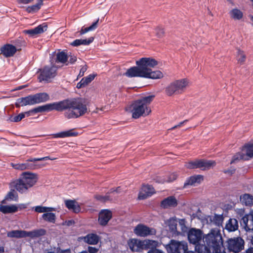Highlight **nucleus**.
Masks as SVG:
<instances>
[{
  "mask_svg": "<svg viewBox=\"0 0 253 253\" xmlns=\"http://www.w3.org/2000/svg\"><path fill=\"white\" fill-rule=\"evenodd\" d=\"M43 0H37V3L28 6L26 8V11L28 13H35L38 12L43 5Z\"/></svg>",
  "mask_w": 253,
  "mask_h": 253,
  "instance_id": "nucleus-29",
  "label": "nucleus"
},
{
  "mask_svg": "<svg viewBox=\"0 0 253 253\" xmlns=\"http://www.w3.org/2000/svg\"><path fill=\"white\" fill-rule=\"evenodd\" d=\"M204 180V177L202 175H193L188 178L184 184L185 188L188 185L196 186L200 184Z\"/></svg>",
  "mask_w": 253,
  "mask_h": 253,
  "instance_id": "nucleus-17",
  "label": "nucleus"
},
{
  "mask_svg": "<svg viewBox=\"0 0 253 253\" xmlns=\"http://www.w3.org/2000/svg\"><path fill=\"white\" fill-rule=\"evenodd\" d=\"M253 157V145H247L243 148L241 153L237 154L234 157V159L231 162V163H234L236 160H247Z\"/></svg>",
  "mask_w": 253,
  "mask_h": 253,
  "instance_id": "nucleus-13",
  "label": "nucleus"
},
{
  "mask_svg": "<svg viewBox=\"0 0 253 253\" xmlns=\"http://www.w3.org/2000/svg\"><path fill=\"white\" fill-rule=\"evenodd\" d=\"M49 96L46 93H40L34 95H31L25 97H22L17 99L15 105L17 107L27 105H33L36 104L45 102L48 100Z\"/></svg>",
  "mask_w": 253,
  "mask_h": 253,
  "instance_id": "nucleus-6",
  "label": "nucleus"
},
{
  "mask_svg": "<svg viewBox=\"0 0 253 253\" xmlns=\"http://www.w3.org/2000/svg\"><path fill=\"white\" fill-rule=\"evenodd\" d=\"M237 59L240 64H243L246 60V55L243 51L238 50L237 53Z\"/></svg>",
  "mask_w": 253,
  "mask_h": 253,
  "instance_id": "nucleus-42",
  "label": "nucleus"
},
{
  "mask_svg": "<svg viewBox=\"0 0 253 253\" xmlns=\"http://www.w3.org/2000/svg\"><path fill=\"white\" fill-rule=\"evenodd\" d=\"M99 237L95 234H88L84 238V242L90 245H96L99 241Z\"/></svg>",
  "mask_w": 253,
  "mask_h": 253,
  "instance_id": "nucleus-25",
  "label": "nucleus"
},
{
  "mask_svg": "<svg viewBox=\"0 0 253 253\" xmlns=\"http://www.w3.org/2000/svg\"><path fill=\"white\" fill-rule=\"evenodd\" d=\"M55 159H56V158H50L48 156L44 157H42V158H39L29 159L26 161V169L34 170V169H36L39 168V167L38 166V165H37L36 164L30 163V162H36V161H40L46 160H54Z\"/></svg>",
  "mask_w": 253,
  "mask_h": 253,
  "instance_id": "nucleus-19",
  "label": "nucleus"
},
{
  "mask_svg": "<svg viewBox=\"0 0 253 253\" xmlns=\"http://www.w3.org/2000/svg\"><path fill=\"white\" fill-rule=\"evenodd\" d=\"M134 234L137 236L147 237L149 235H155V229L150 228L143 224H139L133 229Z\"/></svg>",
  "mask_w": 253,
  "mask_h": 253,
  "instance_id": "nucleus-11",
  "label": "nucleus"
},
{
  "mask_svg": "<svg viewBox=\"0 0 253 253\" xmlns=\"http://www.w3.org/2000/svg\"><path fill=\"white\" fill-rule=\"evenodd\" d=\"M246 253H253V249H249L247 251Z\"/></svg>",
  "mask_w": 253,
  "mask_h": 253,
  "instance_id": "nucleus-64",
  "label": "nucleus"
},
{
  "mask_svg": "<svg viewBox=\"0 0 253 253\" xmlns=\"http://www.w3.org/2000/svg\"><path fill=\"white\" fill-rule=\"evenodd\" d=\"M98 21H99V19H98L96 22H94L90 26H89L88 27L84 28H82L80 32V34L83 35L89 31H93V30H95L97 27V23L98 22Z\"/></svg>",
  "mask_w": 253,
  "mask_h": 253,
  "instance_id": "nucleus-40",
  "label": "nucleus"
},
{
  "mask_svg": "<svg viewBox=\"0 0 253 253\" xmlns=\"http://www.w3.org/2000/svg\"><path fill=\"white\" fill-rule=\"evenodd\" d=\"M199 168L202 170L209 169L215 165V163L213 161H207L199 160Z\"/></svg>",
  "mask_w": 253,
  "mask_h": 253,
  "instance_id": "nucleus-28",
  "label": "nucleus"
},
{
  "mask_svg": "<svg viewBox=\"0 0 253 253\" xmlns=\"http://www.w3.org/2000/svg\"><path fill=\"white\" fill-rule=\"evenodd\" d=\"M50 212H46L42 215V218L46 221L54 223L56 219L55 213Z\"/></svg>",
  "mask_w": 253,
  "mask_h": 253,
  "instance_id": "nucleus-35",
  "label": "nucleus"
},
{
  "mask_svg": "<svg viewBox=\"0 0 253 253\" xmlns=\"http://www.w3.org/2000/svg\"><path fill=\"white\" fill-rule=\"evenodd\" d=\"M130 249L133 252H138L143 250L142 241L137 239H131L128 241Z\"/></svg>",
  "mask_w": 253,
  "mask_h": 253,
  "instance_id": "nucleus-20",
  "label": "nucleus"
},
{
  "mask_svg": "<svg viewBox=\"0 0 253 253\" xmlns=\"http://www.w3.org/2000/svg\"><path fill=\"white\" fill-rule=\"evenodd\" d=\"M154 95H149L135 100L126 107V111L131 114L132 118L138 119L149 115L151 110L149 105L154 99Z\"/></svg>",
  "mask_w": 253,
  "mask_h": 253,
  "instance_id": "nucleus-3",
  "label": "nucleus"
},
{
  "mask_svg": "<svg viewBox=\"0 0 253 253\" xmlns=\"http://www.w3.org/2000/svg\"><path fill=\"white\" fill-rule=\"evenodd\" d=\"M227 242L229 251L235 253L240 252L244 248V241L241 238H231Z\"/></svg>",
  "mask_w": 253,
  "mask_h": 253,
  "instance_id": "nucleus-10",
  "label": "nucleus"
},
{
  "mask_svg": "<svg viewBox=\"0 0 253 253\" xmlns=\"http://www.w3.org/2000/svg\"><path fill=\"white\" fill-rule=\"evenodd\" d=\"M234 171H235V169H232L231 171H230V170L225 171V173H232L234 172Z\"/></svg>",
  "mask_w": 253,
  "mask_h": 253,
  "instance_id": "nucleus-63",
  "label": "nucleus"
},
{
  "mask_svg": "<svg viewBox=\"0 0 253 253\" xmlns=\"http://www.w3.org/2000/svg\"><path fill=\"white\" fill-rule=\"evenodd\" d=\"M213 221L217 226L221 225L223 222V218L221 215H215L213 218Z\"/></svg>",
  "mask_w": 253,
  "mask_h": 253,
  "instance_id": "nucleus-48",
  "label": "nucleus"
},
{
  "mask_svg": "<svg viewBox=\"0 0 253 253\" xmlns=\"http://www.w3.org/2000/svg\"><path fill=\"white\" fill-rule=\"evenodd\" d=\"M112 217V213L109 210H102L99 213L98 222L101 225H105Z\"/></svg>",
  "mask_w": 253,
  "mask_h": 253,
  "instance_id": "nucleus-16",
  "label": "nucleus"
},
{
  "mask_svg": "<svg viewBox=\"0 0 253 253\" xmlns=\"http://www.w3.org/2000/svg\"><path fill=\"white\" fill-rule=\"evenodd\" d=\"M136 66L129 68L125 75L129 78L140 77L159 79L163 77V73L159 70L152 71V68L158 65V62L152 58H141L136 61Z\"/></svg>",
  "mask_w": 253,
  "mask_h": 253,
  "instance_id": "nucleus-1",
  "label": "nucleus"
},
{
  "mask_svg": "<svg viewBox=\"0 0 253 253\" xmlns=\"http://www.w3.org/2000/svg\"><path fill=\"white\" fill-rule=\"evenodd\" d=\"M177 177V174L176 172H173L169 174L167 178L164 177H159L157 181L159 183L170 182L175 180Z\"/></svg>",
  "mask_w": 253,
  "mask_h": 253,
  "instance_id": "nucleus-34",
  "label": "nucleus"
},
{
  "mask_svg": "<svg viewBox=\"0 0 253 253\" xmlns=\"http://www.w3.org/2000/svg\"><path fill=\"white\" fill-rule=\"evenodd\" d=\"M35 211L39 213H46V212H50L55 211V208L52 207H43L41 206H38L34 207Z\"/></svg>",
  "mask_w": 253,
  "mask_h": 253,
  "instance_id": "nucleus-38",
  "label": "nucleus"
},
{
  "mask_svg": "<svg viewBox=\"0 0 253 253\" xmlns=\"http://www.w3.org/2000/svg\"><path fill=\"white\" fill-rule=\"evenodd\" d=\"M45 233L44 230H36L32 231H26L24 230H12L7 233V235L8 237L21 238L29 237L30 238L37 237Z\"/></svg>",
  "mask_w": 253,
  "mask_h": 253,
  "instance_id": "nucleus-8",
  "label": "nucleus"
},
{
  "mask_svg": "<svg viewBox=\"0 0 253 253\" xmlns=\"http://www.w3.org/2000/svg\"><path fill=\"white\" fill-rule=\"evenodd\" d=\"M185 220L184 219H181L179 220V224L181 226L182 228L185 226Z\"/></svg>",
  "mask_w": 253,
  "mask_h": 253,
  "instance_id": "nucleus-60",
  "label": "nucleus"
},
{
  "mask_svg": "<svg viewBox=\"0 0 253 253\" xmlns=\"http://www.w3.org/2000/svg\"><path fill=\"white\" fill-rule=\"evenodd\" d=\"M68 60V55L64 52H59L57 54L56 61L58 62L64 63Z\"/></svg>",
  "mask_w": 253,
  "mask_h": 253,
  "instance_id": "nucleus-41",
  "label": "nucleus"
},
{
  "mask_svg": "<svg viewBox=\"0 0 253 253\" xmlns=\"http://www.w3.org/2000/svg\"><path fill=\"white\" fill-rule=\"evenodd\" d=\"M68 59H69L68 63H70V64L74 63L77 60L76 57L74 55H72V54L69 55L68 56Z\"/></svg>",
  "mask_w": 253,
  "mask_h": 253,
  "instance_id": "nucleus-50",
  "label": "nucleus"
},
{
  "mask_svg": "<svg viewBox=\"0 0 253 253\" xmlns=\"http://www.w3.org/2000/svg\"><path fill=\"white\" fill-rule=\"evenodd\" d=\"M18 200V195L17 192L14 190H11L9 191L5 197V199L1 202L2 204L5 203V200L9 201H16Z\"/></svg>",
  "mask_w": 253,
  "mask_h": 253,
  "instance_id": "nucleus-37",
  "label": "nucleus"
},
{
  "mask_svg": "<svg viewBox=\"0 0 253 253\" xmlns=\"http://www.w3.org/2000/svg\"><path fill=\"white\" fill-rule=\"evenodd\" d=\"M238 223L236 219H230L226 224L225 228L229 231H234L238 229Z\"/></svg>",
  "mask_w": 253,
  "mask_h": 253,
  "instance_id": "nucleus-32",
  "label": "nucleus"
},
{
  "mask_svg": "<svg viewBox=\"0 0 253 253\" xmlns=\"http://www.w3.org/2000/svg\"><path fill=\"white\" fill-rule=\"evenodd\" d=\"M155 34L157 37L159 38H163L165 35V30L164 28L161 26H158L155 29Z\"/></svg>",
  "mask_w": 253,
  "mask_h": 253,
  "instance_id": "nucleus-43",
  "label": "nucleus"
},
{
  "mask_svg": "<svg viewBox=\"0 0 253 253\" xmlns=\"http://www.w3.org/2000/svg\"><path fill=\"white\" fill-rule=\"evenodd\" d=\"M19 4H28L33 2L34 0H16Z\"/></svg>",
  "mask_w": 253,
  "mask_h": 253,
  "instance_id": "nucleus-55",
  "label": "nucleus"
},
{
  "mask_svg": "<svg viewBox=\"0 0 253 253\" xmlns=\"http://www.w3.org/2000/svg\"><path fill=\"white\" fill-rule=\"evenodd\" d=\"M98 251V249L93 247H88V252L89 253H96Z\"/></svg>",
  "mask_w": 253,
  "mask_h": 253,
  "instance_id": "nucleus-56",
  "label": "nucleus"
},
{
  "mask_svg": "<svg viewBox=\"0 0 253 253\" xmlns=\"http://www.w3.org/2000/svg\"><path fill=\"white\" fill-rule=\"evenodd\" d=\"M177 221L175 217H172L168 220L166 222L169 229L172 233L175 234L177 232Z\"/></svg>",
  "mask_w": 253,
  "mask_h": 253,
  "instance_id": "nucleus-30",
  "label": "nucleus"
},
{
  "mask_svg": "<svg viewBox=\"0 0 253 253\" xmlns=\"http://www.w3.org/2000/svg\"><path fill=\"white\" fill-rule=\"evenodd\" d=\"M155 193L154 188L150 185H144L142 186L139 195L138 199L143 200L152 196Z\"/></svg>",
  "mask_w": 253,
  "mask_h": 253,
  "instance_id": "nucleus-18",
  "label": "nucleus"
},
{
  "mask_svg": "<svg viewBox=\"0 0 253 253\" xmlns=\"http://www.w3.org/2000/svg\"><path fill=\"white\" fill-rule=\"evenodd\" d=\"M71 100H65L62 101L49 103L50 111L55 110L62 111L64 110H69Z\"/></svg>",
  "mask_w": 253,
  "mask_h": 253,
  "instance_id": "nucleus-15",
  "label": "nucleus"
},
{
  "mask_svg": "<svg viewBox=\"0 0 253 253\" xmlns=\"http://www.w3.org/2000/svg\"><path fill=\"white\" fill-rule=\"evenodd\" d=\"M47 25L45 23L42 24L41 25H39L38 27L35 28V31L37 35L42 34L44 32L46 31L47 30Z\"/></svg>",
  "mask_w": 253,
  "mask_h": 253,
  "instance_id": "nucleus-47",
  "label": "nucleus"
},
{
  "mask_svg": "<svg viewBox=\"0 0 253 253\" xmlns=\"http://www.w3.org/2000/svg\"><path fill=\"white\" fill-rule=\"evenodd\" d=\"M78 132L75 131L74 129L60 132L53 135L54 138H64L70 136H75L78 135Z\"/></svg>",
  "mask_w": 253,
  "mask_h": 253,
  "instance_id": "nucleus-24",
  "label": "nucleus"
},
{
  "mask_svg": "<svg viewBox=\"0 0 253 253\" xmlns=\"http://www.w3.org/2000/svg\"><path fill=\"white\" fill-rule=\"evenodd\" d=\"M229 15L231 19L236 20H242L244 17V13L237 8H234L229 11Z\"/></svg>",
  "mask_w": 253,
  "mask_h": 253,
  "instance_id": "nucleus-23",
  "label": "nucleus"
},
{
  "mask_svg": "<svg viewBox=\"0 0 253 253\" xmlns=\"http://www.w3.org/2000/svg\"><path fill=\"white\" fill-rule=\"evenodd\" d=\"M94 40L93 37H90L88 39H77L71 43L73 46H77L80 45H88Z\"/></svg>",
  "mask_w": 253,
  "mask_h": 253,
  "instance_id": "nucleus-31",
  "label": "nucleus"
},
{
  "mask_svg": "<svg viewBox=\"0 0 253 253\" xmlns=\"http://www.w3.org/2000/svg\"><path fill=\"white\" fill-rule=\"evenodd\" d=\"M177 200L173 196L169 197L161 202V206L165 209L174 207L177 205Z\"/></svg>",
  "mask_w": 253,
  "mask_h": 253,
  "instance_id": "nucleus-21",
  "label": "nucleus"
},
{
  "mask_svg": "<svg viewBox=\"0 0 253 253\" xmlns=\"http://www.w3.org/2000/svg\"><path fill=\"white\" fill-rule=\"evenodd\" d=\"M11 166L13 168H14L15 169L20 170H23L26 169V162L24 163H17V164L11 163Z\"/></svg>",
  "mask_w": 253,
  "mask_h": 253,
  "instance_id": "nucleus-46",
  "label": "nucleus"
},
{
  "mask_svg": "<svg viewBox=\"0 0 253 253\" xmlns=\"http://www.w3.org/2000/svg\"><path fill=\"white\" fill-rule=\"evenodd\" d=\"M18 211V207L14 205H0V211L3 213H12Z\"/></svg>",
  "mask_w": 253,
  "mask_h": 253,
  "instance_id": "nucleus-27",
  "label": "nucleus"
},
{
  "mask_svg": "<svg viewBox=\"0 0 253 253\" xmlns=\"http://www.w3.org/2000/svg\"><path fill=\"white\" fill-rule=\"evenodd\" d=\"M85 86H86L84 85V83H83V81L82 80L77 84V87L78 88H81L84 87Z\"/></svg>",
  "mask_w": 253,
  "mask_h": 253,
  "instance_id": "nucleus-59",
  "label": "nucleus"
},
{
  "mask_svg": "<svg viewBox=\"0 0 253 253\" xmlns=\"http://www.w3.org/2000/svg\"><path fill=\"white\" fill-rule=\"evenodd\" d=\"M165 248L168 253H183L188 250V245L184 241L171 240L165 246Z\"/></svg>",
  "mask_w": 253,
  "mask_h": 253,
  "instance_id": "nucleus-9",
  "label": "nucleus"
},
{
  "mask_svg": "<svg viewBox=\"0 0 253 253\" xmlns=\"http://www.w3.org/2000/svg\"><path fill=\"white\" fill-rule=\"evenodd\" d=\"M199 160H195L194 161L189 162L186 164L185 167L188 169H197L199 168Z\"/></svg>",
  "mask_w": 253,
  "mask_h": 253,
  "instance_id": "nucleus-45",
  "label": "nucleus"
},
{
  "mask_svg": "<svg viewBox=\"0 0 253 253\" xmlns=\"http://www.w3.org/2000/svg\"><path fill=\"white\" fill-rule=\"evenodd\" d=\"M75 223V221L74 220L71 219L64 221L62 224V225L70 226L72 225H74Z\"/></svg>",
  "mask_w": 253,
  "mask_h": 253,
  "instance_id": "nucleus-52",
  "label": "nucleus"
},
{
  "mask_svg": "<svg viewBox=\"0 0 253 253\" xmlns=\"http://www.w3.org/2000/svg\"><path fill=\"white\" fill-rule=\"evenodd\" d=\"M50 111V108L49 104H46L44 105L38 106L32 109V111L34 112V114L39 112H48Z\"/></svg>",
  "mask_w": 253,
  "mask_h": 253,
  "instance_id": "nucleus-39",
  "label": "nucleus"
},
{
  "mask_svg": "<svg viewBox=\"0 0 253 253\" xmlns=\"http://www.w3.org/2000/svg\"><path fill=\"white\" fill-rule=\"evenodd\" d=\"M24 114H23V113H21L18 115L17 116H16L12 118V121L14 122H18L21 121L22 119L24 118Z\"/></svg>",
  "mask_w": 253,
  "mask_h": 253,
  "instance_id": "nucleus-49",
  "label": "nucleus"
},
{
  "mask_svg": "<svg viewBox=\"0 0 253 253\" xmlns=\"http://www.w3.org/2000/svg\"><path fill=\"white\" fill-rule=\"evenodd\" d=\"M96 198L98 200H100L101 201H103V202H105L106 200H108L109 199V197L108 196H107V197H103V196H96Z\"/></svg>",
  "mask_w": 253,
  "mask_h": 253,
  "instance_id": "nucleus-57",
  "label": "nucleus"
},
{
  "mask_svg": "<svg viewBox=\"0 0 253 253\" xmlns=\"http://www.w3.org/2000/svg\"><path fill=\"white\" fill-rule=\"evenodd\" d=\"M38 180V175L37 173L25 172L19 179L13 181L11 185L19 192L23 193L33 187Z\"/></svg>",
  "mask_w": 253,
  "mask_h": 253,
  "instance_id": "nucleus-5",
  "label": "nucleus"
},
{
  "mask_svg": "<svg viewBox=\"0 0 253 253\" xmlns=\"http://www.w3.org/2000/svg\"><path fill=\"white\" fill-rule=\"evenodd\" d=\"M187 121V120H185L183 122H181L180 123H179L178 124V125H176V126H173V127L171 128V129H173L177 127H180L181 126H182L185 123H186Z\"/></svg>",
  "mask_w": 253,
  "mask_h": 253,
  "instance_id": "nucleus-62",
  "label": "nucleus"
},
{
  "mask_svg": "<svg viewBox=\"0 0 253 253\" xmlns=\"http://www.w3.org/2000/svg\"><path fill=\"white\" fill-rule=\"evenodd\" d=\"M142 246L143 249H148L149 248L156 247L158 246V242L151 240H145L142 241Z\"/></svg>",
  "mask_w": 253,
  "mask_h": 253,
  "instance_id": "nucleus-36",
  "label": "nucleus"
},
{
  "mask_svg": "<svg viewBox=\"0 0 253 253\" xmlns=\"http://www.w3.org/2000/svg\"><path fill=\"white\" fill-rule=\"evenodd\" d=\"M222 248H218L217 250H212V253H226L224 250H221Z\"/></svg>",
  "mask_w": 253,
  "mask_h": 253,
  "instance_id": "nucleus-58",
  "label": "nucleus"
},
{
  "mask_svg": "<svg viewBox=\"0 0 253 253\" xmlns=\"http://www.w3.org/2000/svg\"><path fill=\"white\" fill-rule=\"evenodd\" d=\"M41 73L39 77V80L40 82L45 81L49 82L50 79L53 78L56 76V69L54 67H44L40 70Z\"/></svg>",
  "mask_w": 253,
  "mask_h": 253,
  "instance_id": "nucleus-12",
  "label": "nucleus"
},
{
  "mask_svg": "<svg viewBox=\"0 0 253 253\" xmlns=\"http://www.w3.org/2000/svg\"><path fill=\"white\" fill-rule=\"evenodd\" d=\"M240 201L246 206H252L253 205V196L248 194H245L241 196Z\"/></svg>",
  "mask_w": 253,
  "mask_h": 253,
  "instance_id": "nucleus-33",
  "label": "nucleus"
},
{
  "mask_svg": "<svg viewBox=\"0 0 253 253\" xmlns=\"http://www.w3.org/2000/svg\"><path fill=\"white\" fill-rule=\"evenodd\" d=\"M88 103L84 99L71 100L70 109L65 113V116L67 119L78 118L88 111Z\"/></svg>",
  "mask_w": 253,
  "mask_h": 253,
  "instance_id": "nucleus-4",
  "label": "nucleus"
},
{
  "mask_svg": "<svg viewBox=\"0 0 253 253\" xmlns=\"http://www.w3.org/2000/svg\"><path fill=\"white\" fill-rule=\"evenodd\" d=\"M35 30V28H34L30 30H25L24 32L26 34L30 35L32 37H34L37 35L36 31Z\"/></svg>",
  "mask_w": 253,
  "mask_h": 253,
  "instance_id": "nucleus-51",
  "label": "nucleus"
},
{
  "mask_svg": "<svg viewBox=\"0 0 253 253\" xmlns=\"http://www.w3.org/2000/svg\"><path fill=\"white\" fill-rule=\"evenodd\" d=\"M47 253H55L50 252H48ZM56 253H71V251L70 249L62 250L59 249L57 250V252Z\"/></svg>",
  "mask_w": 253,
  "mask_h": 253,
  "instance_id": "nucleus-54",
  "label": "nucleus"
},
{
  "mask_svg": "<svg viewBox=\"0 0 253 253\" xmlns=\"http://www.w3.org/2000/svg\"><path fill=\"white\" fill-rule=\"evenodd\" d=\"M189 85L187 79H181L171 82L166 88V93L168 96L182 94Z\"/></svg>",
  "mask_w": 253,
  "mask_h": 253,
  "instance_id": "nucleus-7",
  "label": "nucleus"
},
{
  "mask_svg": "<svg viewBox=\"0 0 253 253\" xmlns=\"http://www.w3.org/2000/svg\"><path fill=\"white\" fill-rule=\"evenodd\" d=\"M96 74H90L86 77L83 78L82 80L83 81L84 85L86 86L90 83L96 77Z\"/></svg>",
  "mask_w": 253,
  "mask_h": 253,
  "instance_id": "nucleus-44",
  "label": "nucleus"
},
{
  "mask_svg": "<svg viewBox=\"0 0 253 253\" xmlns=\"http://www.w3.org/2000/svg\"><path fill=\"white\" fill-rule=\"evenodd\" d=\"M23 113V114H24V117H25L26 116L28 117L34 114V112L32 111V109L29 111L24 112Z\"/></svg>",
  "mask_w": 253,
  "mask_h": 253,
  "instance_id": "nucleus-61",
  "label": "nucleus"
},
{
  "mask_svg": "<svg viewBox=\"0 0 253 253\" xmlns=\"http://www.w3.org/2000/svg\"><path fill=\"white\" fill-rule=\"evenodd\" d=\"M1 53L5 57H10L16 52V48L12 45L6 44L1 48Z\"/></svg>",
  "mask_w": 253,
  "mask_h": 253,
  "instance_id": "nucleus-22",
  "label": "nucleus"
},
{
  "mask_svg": "<svg viewBox=\"0 0 253 253\" xmlns=\"http://www.w3.org/2000/svg\"><path fill=\"white\" fill-rule=\"evenodd\" d=\"M87 70L86 65L83 66L81 69H80V71L79 74L80 77H82L84 75V73L86 72Z\"/></svg>",
  "mask_w": 253,
  "mask_h": 253,
  "instance_id": "nucleus-53",
  "label": "nucleus"
},
{
  "mask_svg": "<svg viewBox=\"0 0 253 253\" xmlns=\"http://www.w3.org/2000/svg\"><path fill=\"white\" fill-rule=\"evenodd\" d=\"M204 244H198L195 247L198 253H211V250L223 247V240L218 229L214 228L203 236Z\"/></svg>",
  "mask_w": 253,
  "mask_h": 253,
  "instance_id": "nucleus-2",
  "label": "nucleus"
},
{
  "mask_svg": "<svg viewBox=\"0 0 253 253\" xmlns=\"http://www.w3.org/2000/svg\"><path fill=\"white\" fill-rule=\"evenodd\" d=\"M204 236L203 232L199 229L191 228L188 232V240L190 243L194 245L203 239Z\"/></svg>",
  "mask_w": 253,
  "mask_h": 253,
  "instance_id": "nucleus-14",
  "label": "nucleus"
},
{
  "mask_svg": "<svg viewBox=\"0 0 253 253\" xmlns=\"http://www.w3.org/2000/svg\"><path fill=\"white\" fill-rule=\"evenodd\" d=\"M66 207L70 210H72L75 213H78L81 211V208L79 204L73 200H66L65 201Z\"/></svg>",
  "mask_w": 253,
  "mask_h": 253,
  "instance_id": "nucleus-26",
  "label": "nucleus"
}]
</instances>
